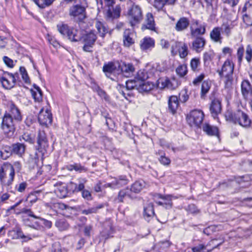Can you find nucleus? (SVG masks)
Masks as SVG:
<instances>
[{
  "mask_svg": "<svg viewBox=\"0 0 252 252\" xmlns=\"http://www.w3.org/2000/svg\"><path fill=\"white\" fill-rule=\"evenodd\" d=\"M127 183V180L124 177L123 178H120L119 179L115 180V184L116 187H120L126 185Z\"/></svg>",
  "mask_w": 252,
  "mask_h": 252,
  "instance_id": "obj_58",
  "label": "nucleus"
},
{
  "mask_svg": "<svg viewBox=\"0 0 252 252\" xmlns=\"http://www.w3.org/2000/svg\"><path fill=\"white\" fill-rule=\"evenodd\" d=\"M168 110L173 114H174L179 105V98L176 95H172L168 98Z\"/></svg>",
  "mask_w": 252,
  "mask_h": 252,
  "instance_id": "obj_23",
  "label": "nucleus"
},
{
  "mask_svg": "<svg viewBox=\"0 0 252 252\" xmlns=\"http://www.w3.org/2000/svg\"><path fill=\"white\" fill-rule=\"evenodd\" d=\"M25 145L24 144L17 143L12 145V152L15 154L21 156L25 151Z\"/></svg>",
  "mask_w": 252,
  "mask_h": 252,
  "instance_id": "obj_35",
  "label": "nucleus"
},
{
  "mask_svg": "<svg viewBox=\"0 0 252 252\" xmlns=\"http://www.w3.org/2000/svg\"><path fill=\"white\" fill-rule=\"evenodd\" d=\"M87 180L85 178H80L78 179V183H71L70 185L74 187L73 191L74 192H82V197L87 200H91L92 196L91 193L90 191L87 189H84L85 184L86 183Z\"/></svg>",
  "mask_w": 252,
  "mask_h": 252,
  "instance_id": "obj_9",
  "label": "nucleus"
},
{
  "mask_svg": "<svg viewBox=\"0 0 252 252\" xmlns=\"http://www.w3.org/2000/svg\"><path fill=\"white\" fill-rule=\"evenodd\" d=\"M159 160L161 164L164 165H168L171 162L170 159L166 157L164 155L161 156L159 158Z\"/></svg>",
  "mask_w": 252,
  "mask_h": 252,
  "instance_id": "obj_63",
  "label": "nucleus"
},
{
  "mask_svg": "<svg viewBox=\"0 0 252 252\" xmlns=\"http://www.w3.org/2000/svg\"><path fill=\"white\" fill-rule=\"evenodd\" d=\"M154 41L151 38H144L141 42L140 47L142 50H147L154 46Z\"/></svg>",
  "mask_w": 252,
  "mask_h": 252,
  "instance_id": "obj_37",
  "label": "nucleus"
},
{
  "mask_svg": "<svg viewBox=\"0 0 252 252\" xmlns=\"http://www.w3.org/2000/svg\"><path fill=\"white\" fill-rule=\"evenodd\" d=\"M225 118L227 121L238 124L245 128L249 127L252 122L248 115L241 110L233 112L227 110L225 113Z\"/></svg>",
  "mask_w": 252,
  "mask_h": 252,
  "instance_id": "obj_2",
  "label": "nucleus"
},
{
  "mask_svg": "<svg viewBox=\"0 0 252 252\" xmlns=\"http://www.w3.org/2000/svg\"><path fill=\"white\" fill-rule=\"evenodd\" d=\"M95 26L97 30L98 33L100 34V35L102 37H103L108 32L107 30L104 26L103 23L99 21L96 22Z\"/></svg>",
  "mask_w": 252,
  "mask_h": 252,
  "instance_id": "obj_40",
  "label": "nucleus"
},
{
  "mask_svg": "<svg viewBox=\"0 0 252 252\" xmlns=\"http://www.w3.org/2000/svg\"><path fill=\"white\" fill-rule=\"evenodd\" d=\"M58 31L63 35L66 36L72 42H77L81 39V33L80 31L74 28H70L66 24L57 25Z\"/></svg>",
  "mask_w": 252,
  "mask_h": 252,
  "instance_id": "obj_3",
  "label": "nucleus"
},
{
  "mask_svg": "<svg viewBox=\"0 0 252 252\" xmlns=\"http://www.w3.org/2000/svg\"><path fill=\"white\" fill-rule=\"evenodd\" d=\"M118 69L121 71L123 76L126 77H129L133 75L135 71V67L131 63L121 62L119 63Z\"/></svg>",
  "mask_w": 252,
  "mask_h": 252,
  "instance_id": "obj_15",
  "label": "nucleus"
},
{
  "mask_svg": "<svg viewBox=\"0 0 252 252\" xmlns=\"http://www.w3.org/2000/svg\"><path fill=\"white\" fill-rule=\"evenodd\" d=\"M41 192L40 190H37L31 192L28 196V199L32 203H35L40 196Z\"/></svg>",
  "mask_w": 252,
  "mask_h": 252,
  "instance_id": "obj_43",
  "label": "nucleus"
},
{
  "mask_svg": "<svg viewBox=\"0 0 252 252\" xmlns=\"http://www.w3.org/2000/svg\"><path fill=\"white\" fill-rule=\"evenodd\" d=\"M3 61L4 63L9 67H13L14 65V61L7 56L3 57Z\"/></svg>",
  "mask_w": 252,
  "mask_h": 252,
  "instance_id": "obj_59",
  "label": "nucleus"
},
{
  "mask_svg": "<svg viewBox=\"0 0 252 252\" xmlns=\"http://www.w3.org/2000/svg\"><path fill=\"white\" fill-rule=\"evenodd\" d=\"M145 187V183L143 181H137L135 182L131 186L129 189L130 192L133 194V193H139Z\"/></svg>",
  "mask_w": 252,
  "mask_h": 252,
  "instance_id": "obj_34",
  "label": "nucleus"
},
{
  "mask_svg": "<svg viewBox=\"0 0 252 252\" xmlns=\"http://www.w3.org/2000/svg\"><path fill=\"white\" fill-rule=\"evenodd\" d=\"M135 34L133 31L126 29L123 34V42L126 47H129L134 43Z\"/></svg>",
  "mask_w": 252,
  "mask_h": 252,
  "instance_id": "obj_18",
  "label": "nucleus"
},
{
  "mask_svg": "<svg viewBox=\"0 0 252 252\" xmlns=\"http://www.w3.org/2000/svg\"><path fill=\"white\" fill-rule=\"evenodd\" d=\"M153 84L149 82H142L139 84V89L143 92H149L151 91L153 88Z\"/></svg>",
  "mask_w": 252,
  "mask_h": 252,
  "instance_id": "obj_42",
  "label": "nucleus"
},
{
  "mask_svg": "<svg viewBox=\"0 0 252 252\" xmlns=\"http://www.w3.org/2000/svg\"><path fill=\"white\" fill-rule=\"evenodd\" d=\"M1 128L7 137H11L14 135L15 131L14 121L7 112L2 117Z\"/></svg>",
  "mask_w": 252,
  "mask_h": 252,
  "instance_id": "obj_4",
  "label": "nucleus"
},
{
  "mask_svg": "<svg viewBox=\"0 0 252 252\" xmlns=\"http://www.w3.org/2000/svg\"><path fill=\"white\" fill-rule=\"evenodd\" d=\"M242 12H246L243 16L244 22L248 26H252V4L246 2L243 8Z\"/></svg>",
  "mask_w": 252,
  "mask_h": 252,
  "instance_id": "obj_17",
  "label": "nucleus"
},
{
  "mask_svg": "<svg viewBox=\"0 0 252 252\" xmlns=\"http://www.w3.org/2000/svg\"><path fill=\"white\" fill-rule=\"evenodd\" d=\"M129 21L131 26H134L139 24L143 18L142 12L141 7L133 4L128 11Z\"/></svg>",
  "mask_w": 252,
  "mask_h": 252,
  "instance_id": "obj_6",
  "label": "nucleus"
},
{
  "mask_svg": "<svg viewBox=\"0 0 252 252\" xmlns=\"http://www.w3.org/2000/svg\"><path fill=\"white\" fill-rule=\"evenodd\" d=\"M157 86L161 89L167 88L174 90L178 86V83L174 79L170 80L167 78H160L157 81Z\"/></svg>",
  "mask_w": 252,
  "mask_h": 252,
  "instance_id": "obj_13",
  "label": "nucleus"
},
{
  "mask_svg": "<svg viewBox=\"0 0 252 252\" xmlns=\"http://www.w3.org/2000/svg\"><path fill=\"white\" fill-rule=\"evenodd\" d=\"M9 112L8 113L10 117L15 121H20L22 120V116L20 111L18 107L13 103L9 104Z\"/></svg>",
  "mask_w": 252,
  "mask_h": 252,
  "instance_id": "obj_21",
  "label": "nucleus"
},
{
  "mask_svg": "<svg viewBox=\"0 0 252 252\" xmlns=\"http://www.w3.org/2000/svg\"><path fill=\"white\" fill-rule=\"evenodd\" d=\"M55 225L60 231L65 230L69 227L68 223L64 220H57L56 222Z\"/></svg>",
  "mask_w": 252,
  "mask_h": 252,
  "instance_id": "obj_41",
  "label": "nucleus"
},
{
  "mask_svg": "<svg viewBox=\"0 0 252 252\" xmlns=\"http://www.w3.org/2000/svg\"><path fill=\"white\" fill-rule=\"evenodd\" d=\"M176 0H155L154 6L158 10H161L166 4H172Z\"/></svg>",
  "mask_w": 252,
  "mask_h": 252,
  "instance_id": "obj_36",
  "label": "nucleus"
},
{
  "mask_svg": "<svg viewBox=\"0 0 252 252\" xmlns=\"http://www.w3.org/2000/svg\"><path fill=\"white\" fill-rule=\"evenodd\" d=\"M34 88L37 92L32 91V95L35 101H40L42 99V92L39 87L34 85Z\"/></svg>",
  "mask_w": 252,
  "mask_h": 252,
  "instance_id": "obj_45",
  "label": "nucleus"
},
{
  "mask_svg": "<svg viewBox=\"0 0 252 252\" xmlns=\"http://www.w3.org/2000/svg\"><path fill=\"white\" fill-rule=\"evenodd\" d=\"M22 139L29 143H33L34 142V139L31 134L28 132L24 133V134L20 137V140L22 141Z\"/></svg>",
  "mask_w": 252,
  "mask_h": 252,
  "instance_id": "obj_51",
  "label": "nucleus"
},
{
  "mask_svg": "<svg viewBox=\"0 0 252 252\" xmlns=\"http://www.w3.org/2000/svg\"><path fill=\"white\" fill-rule=\"evenodd\" d=\"M239 0H226L225 3L230 5L231 7V10L232 12L236 14L237 11H238L239 8H236V6L238 4Z\"/></svg>",
  "mask_w": 252,
  "mask_h": 252,
  "instance_id": "obj_49",
  "label": "nucleus"
},
{
  "mask_svg": "<svg viewBox=\"0 0 252 252\" xmlns=\"http://www.w3.org/2000/svg\"><path fill=\"white\" fill-rule=\"evenodd\" d=\"M54 192L57 196L61 198H65L67 196L68 191L65 185L59 183L55 186Z\"/></svg>",
  "mask_w": 252,
  "mask_h": 252,
  "instance_id": "obj_26",
  "label": "nucleus"
},
{
  "mask_svg": "<svg viewBox=\"0 0 252 252\" xmlns=\"http://www.w3.org/2000/svg\"><path fill=\"white\" fill-rule=\"evenodd\" d=\"M18 235L19 237H20L22 239H25V241H28L31 240L32 239V237H35L37 236L35 235H30L28 234L27 235H25L23 234V233L21 231H19L18 232Z\"/></svg>",
  "mask_w": 252,
  "mask_h": 252,
  "instance_id": "obj_60",
  "label": "nucleus"
},
{
  "mask_svg": "<svg viewBox=\"0 0 252 252\" xmlns=\"http://www.w3.org/2000/svg\"><path fill=\"white\" fill-rule=\"evenodd\" d=\"M136 78L143 82L148 78V76L144 70H140L137 73Z\"/></svg>",
  "mask_w": 252,
  "mask_h": 252,
  "instance_id": "obj_50",
  "label": "nucleus"
},
{
  "mask_svg": "<svg viewBox=\"0 0 252 252\" xmlns=\"http://www.w3.org/2000/svg\"><path fill=\"white\" fill-rule=\"evenodd\" d=\"M27 187V184L25 182H23L16 186V189L20 192H23L25 190Z\"/></svg>",
  "mask_w": 252,
  "mask_h": 252,
  "instance_id": "obj_61",
  "label": "nucleus"
},
{
  "mask_svg": "<svg viewBox=\"0 0 252 252\" xmlns=\"http://www.w3.org/2000/svg\"><path fill=\"white\" fill-rule=\"evenodd\" d=\"M206 41L203 37H195L190 45V48L196 53H200L204 50Z\"/></svg>",
  "mask_w": 252,
  "mask_h": 252,
  "instance_id": "obj_14",
  "label": "nucleus"
},
{
  "mask_svg": "<svg viewBox=\"0 0 252 252\" xmlns=\"http://www.w3.org/2000/svg\"><path fill=\"white\" fill-rule=\"evenodd\" d=\"M145 26L147 29L155 32L156 31L154 16L152 13H148L147 14Z\"/></svg>",
  "mask_w": 252,
  "mask_h": 252,
  "instance_id": "obj_32",
  "label": "nucleus"
},
{
  "mask_svg": "<svg viewBox=\"0 0 252 252\" xmlns=\"http://www.w3.org/2000/svg\"><path fill=\"white\" fill-rule=\"evenodd\" d=\"M212 116L215 119L221 111V102L219 99L213 100L210 106Z\"/></svg>",
  "mask_w": 252,
  "mask_h": 252,
  "instance_id": "obj_20",
  "label": "nucleus"
},
{
  "mask_svg": "<svg viewBox=\"0 0 252 252\" xmlns=\"http://www.w3.org/2000/svg\"><path fill=\"white\" fill-rule=\"evenodd\" d=\"M38 120L40 125L47 126L52 122V114L48 110L41 109L38 114Z\"/></svg>",
  "mask_w": 252,
  "mask_h": 252,
  "instance_id": "obj_16",
  "label": "nucleus"
},
{
  "mask_svg": "<svg viewBox=\"0 0 252 252\" xmlns=\"http://www.w3.org/2000/svg\"><path fill=\"white\" fill-rule=\"evenodd\" d=\"M69 14L75 21H83L86 17V7L80 4L73 5L69 8Z\"/></svg>",
  "mask_w": 252,
  "mask_h": 252,
  "instance_id": "obj_7",
  "label": "nucleus"
},
{
  "mask_svg": "<svg viewBox=\"0 0 252 252\" xmlns=\"http://www.w3.org/2000/svg\"><path fill=\"white\" fill-rule=\"evenodd\" d=\"M241 87L242 94L245 98H247L249 94H252V85L249 80H244Z\"/></svg>",
  "mask_w": 252,
  "mask_h": 252,
  "instance_id": "obj_25",
  "label": "nucleus"
},
{
  "mask_svg": "<svg viewBox=\"0 0 252 252\" xmlns=\"http://www.w3.org/2000/svg\"><path fill=\"white\" fill-rule=\"evenodd\" d=\"M176 71L180 77H183L187 73V66L186 64L180 65L176 68Z\"/></svg>",
  "mask_w": 252,
  "mask_h": 252,
  "instance_id": "obj_48",
  "label": "nucleus"
},
{
  "mask_svg": "<svg viewBox=\"0 0 252 252\" xmlns=\"http://www.w3.org/2000/svg\"><path fill=\"white\" fill-rule=\"evenodd\" d=\"M104 207L103 204H99L96 206H94L91 208H89L87 209H84L81 211L82 214L88 215L92 214H95L97 212L98 210Z\"/></svg>",
  "mask_w": 252,
  "mask_h": 252,
  "instance_id": "obj_38",
  "label": "nucleus"
},
{
  "mask_svg": "<svg viewBox=\"0 0 252 252\" xmlns=\"http://www.w3.org/2000/svg\"><path fill=\"white\" fill-rule=\"evenodd\" d=\"M245 58L248 63H250L252 61V48L250 45L247 46L246 48Z\"/></svg>",
  "mask_w": 252,
  "mask_h": 252,
  "instance_id": "obj_55",
  "label": "nucleus"
},
{
  "mask_svg": "<svg viewBox=\"0 0 252 252\" xmlns=\"http://www.w3.org/2000/svg\"><path fill=\"white\" fill-rule=\"evenodd\" d=\"M114 230L111 225L108 226V230H104L102 232V236L105 238V239H108L111 237H112L111 235L113 233Z\"/></svg>",
  "mask_w": 252,
  "mask_h": 252,
  "instance_id": "obj_56",
  "label": "nucleus"
},
{
  "mask_svg": "<svg viewBox=\"0 0 252 252\" xmlns=\"http://www.w3.org/2000/svg\"><path fill=\"white\" fill-rule=\"evenodd\" d=\"M121 8L117 5L115 8L109 6L108 9L106 13V17L108 21H112L113 19L118 18L120 16Z\"/></svg>",
  "mask_w": 252,
  "mask_h": 252,
  "instance_id": "obj_19",
  "label": "nucleus"
},
{
  "mask_svg": "<svg viewBox=\"0 0 252 252\" xmlns=\"http://www.w3.org/2000/svg\"><path fill=\"white\" fill-rule=\"evenodd\" d=\"M180 57L181 58H185L188 54V47L186 43L182 44L179 49Z\"/></svg>",
  "mask_w": 252,
  "mask_h": 252,
  "instance_id": "obj_47",
  "label": "nucleus"
},
{
  "mask_svg": "<svg viewBox=\"0 0 252 252\" xmlns=\"http://www.w3.org/2000/svg\"><path fill=\"white\" fill-rule=\"evenodd\" d=\"M179 97V100L182 102H186L189 99V95L186 92H181Z\"/></svg>",
  "mask_w": 252,
  "mask_h": 252,
  "instance_id": "obj_64",
  "label": "nucleus"
},
{
  "mask_svg": "<svg viewBox=\"0 0 252 252\" xmlns=\"http://www.w3.org/2000/svg\"><path fill=\"white\" fill-rule=\"evenodd\" d=\"M234 64L229 59L226 60L222 64L220 69H218L217 72L220 78L223 80L224 88L230 90L233 88Z\"/></svg>",
  "mask_w": 252,
  "mask_h": 252,
  "instance_id": "obj_1",
  "label": "nucleus"
},
{
  "mask_svg": "<svg viewBox=\"0 0 252 252\" xmlns=\"http://www.w3.org/2000/svg\"><path fill=\"white\" fill-rule=\"evenodd\" d=\"M15 170L13 166L9 164L4 169L0 166V180L4 186H9L14 180Z\"/></svg>",
  "mask_w": 252,
  "mask_h": 252,
  "instance_id": "obj_5",
  "label": "nucleus"
},
{
  "mask_svg": "<svg viewBox=\"0 0 252 252\" xmlns=\"http://www.w3.org/2000/svg\"><path fill=\"white\" fill-rule=\"evenodd\" d=\"M216 240H215V239L212 240L207 245V246H211V245L214 244V242ZM206 246H205V245H204L203 244H199L198 245H197V246H196L195 247H192L191 250H192V252H201L202 251L205 250L206 249Z\"/></svg>",
  "mask_w": 252,
  "mask_h": 252,
  "instance_id": "obj_46",
  "label": "nucleus"
},
{
  "mask_svg": "<svg viewBox=\"0 0 252 252\" xmlns=\"http://www.w3.org/2000/svg\"><path fill=\"white\" fill-rule=\"evenodd\" d=\"M55 0H40L37 4L40 8H44L50 6Z\"/></svg>",
  "mask_w": 252,
  "mask_h": 252,
  "instance_id": "obj_52",
  "label": "nucleus"
},
{
  "mask_svg": "<svg viewBox=\"0 0 252 252\" xmlns=\"http://www.w3.org/2000/svg\"><path fill=\"white\" fill-rule=\"evenodd\" d=\"M244 53V48L243 47H240L237 50V56L238 58V61L240 64L243 60V55Z\"/></svg>",
  "mask_w": 252,
  "mask_h": 252,
  "instance_id": "obj_57",
  "label": "nucleus"
},
{
  "mask_svg": "<svg viewBox=\"0 0 252 252\" xmlns=\"http://www.w3.org/2000/svg\"><path fill=\"white\" fill-rule=\"evenodd\" d=\"M117 68H119V63L109 62L107 64L104 65L103 71L106 75L108 76L111 74L115 73L116 72L119 71Z\"/></svg>",
  "mask_w": 252,
  "mask_h": 252,
  "instance_id": "obj_24",
  "label": "nucleus"
},
{
  "mask_svg": "<svg viewBox=\"0 0 252 252\" xmlns=\"http://www.w3.org/2000/svg\"><path fill=\"white\" fill-rule=\"evenodd\" d=\"M38 151L43 155L48 147V142L45 132L43 130H39L37 137Z\"/></svg>",
  "mask_w": 252,
  "mask_h": 252,
  "instance_id": "obj_10",
  "label": "nucleus"
},
{
  "mask_svg": "<svg viewBox=\"0 0 252 252\" xmlns=\"http://www.w3.org/2000/svg\"><path fill=\"white\" fill-rule=\"evenodd\" d=\"M17 73L14 75L10 73L5 74L0 79L2 86L6 89L12 88L14 86L16 80V78L17 77Z\"/></svg>",
  "mask_w": 252,
  "mask_h": 252,
  "instance_id": "obj_12",
  "label": "nucleus"
},
{
  "mask_svg": "<svg viewBox=\"0 0 252 252\" xmlns=\"http://www.w3.org/2000/svg\"><path fill=\"white\" fill-rule=\"evenodd\" d=\"M234 28V25L232 23H223L221 26V29L223 32L227 37H229L231 33V31Z\"/></svg>",
  "mask_w": 252,
  "mask_h": 252,
  "instance_id": "obj_39",
  "label": "nucleus"
},
{
  "mask_svg": "<svg viewBox=\"0 0 252 252\" xmlns=\"http://www.w3.org/2000/svg\"><path fill=\"white\" fill-rule=\"evenodd\" d=\"M221 29L219 27L214 28L210 32V38L215 42H221L222 37L220 33Z\"/></svg>",
  "mask_w": 252,
  "mask_h": 252,
  "instance_id": "obj_31",
  "label": "nucleus"
},
{
  "mask_svg": "<svg viewBox=\"0 0 252 252\" xmlns=\"http://www.w3.org/2000/svg\"><path fill=\"white\" fill-rule=\"evenodd\" d=\"M200 64V60L198 58H193L190 61V66L192 70H197V67Z\"/></svg>",
  "mask_w": 252,
  "mask_h": 252,
  "instance_id": "obj_54",
  "label": "nucleus"
},
{
  "mask_svg": "<svg viewBox=\"0 0 252 252\" xmlns=\"http://www.w3.org/2000/svg\"><path fill=\"white\" fill-rule=\"evenodd\" d=\"M203 130L209 136H218L219 134L218 128L215 126H212L208 124H205L202 127Z\"/></svg>",
  "mask_w": 252,
  "mask_h": 252,
  "instance_id": "obj_33",
  "label": "nucleus"
},
{
  "mask_svg": "<svg viewBox=\"0 0 252 252\" xmlns=\"http://www.w3.org/2000/svg\"><path fill=\"white\" fill-rule=\"evenodd\" d=\"M211 85L207 81H204L201 86V97L204 98L205 95L208 93L210 89Z\"/></svg>",
  "mask_w": 252,
  "mask_h": 252,
  "instance_id": "obj_44",
  "label": "nucleus"
},
{
  "mask_svg": "<svg viewBox=\"0 0 252 252\" xmlns=\"http://www.w3.org/2000/svg\"><path fill=\"white\" fill-rule=\"evenodd\" d=\"M71 170L74 169L75 171H79L80 172L82 171H86V168L79 164H75L73 165H71Z\"/></svg>",
  "mask_w": 252,
  "mask_h": 252,
  "instance_id": "obj_62",
  "label": "nucleus"
},
{
  "mask_svg": "<svg viewBox=\"0 0 252 252\" xmlns=\"http://www.w3.org/2000/svg\"><path fill=\"white\" fill-rule=\"evenodd\" d=\"M129 197L131 199H134L136 198V197L134 196L130 191L129 190V189L126 188V189H121L117 197L116 200L118 201V202H123L124 198L126 197Z\"/></svg>",
  "mask_w": 252,
  "mask_h": 252,
  "instance_id": "obj_27",
  "label": "nucleus"
},
{
  "mask_svg": "<svg viewBox=\"0 0 252 252\" xmlns=\"http://www.w3.org/2000/svg\"><path fill=\"white\" fill-rule=\"evenodd\" d=\"M159 198L162 199V201H158L157 204L160 206H163L166 209H170L172 207V198L173 196L171 195H165L158 194Z\"/></svg>",
  "mask_w": 252,
  "mask_h": 252,
  "instance_id": "obj_22",
  "label": "nucleus"
},
{
  "mask_svg": "<svg viewBox=\"0 0 252 252\" xmlns=\"http://www.w3.org/2000/svg\"><path fill=\"white\" fill-rule=\"evenodd\" d=\"M143 216L145 219L153 217L155 215L154 205L152 203H148L144 206Z\"/></svg>",
  "mask_w": 252,
  "mask_h": 252,
  "instance_id": "obj_30",
  "label": "nucleus"
},
{
  "mask_svg": "<svg viewBox=\"0 0 252 252\" xmlns=\"http://www.w3.org/2000/svg\"><path fill=\"white\" fill-rule=\"evenodd\" d=\"M204 116L202 111L194 110L187 116V121L191 126H199L203 122Z\"/></svg>",
  "mask_w": 252,
  "mask_h": 252,
  "instance_id": "obj_8",
  "label": "nucleus"
},
{
  "mask_svg": "<svg viewBox=\"0 0 252 252\" xmlns=\"http://www.w3.org/2000/svg\"><path fill=\"white\" fill-rule=\"evenodd\" d=\"M189 24V21L187 18H181L177 22L175 29L178 32L183 31L188 28Z\"/></svg>",
  "mask_w": 252,
  "mask_h": 252,
  "instance_id": "obj_29",
  "label": "nucleus"
},
{
  "mask_svg": "<svg viewBox=\"0 0 252 252\" xmlns=\"http://www.w3.org/2000/svg\"><path fill=\"white\" fill-rule=\"evenodd\" d=\"M97 38L96 34L94 32H90L86 34L83 37L84 45L83 46V50L86 52H92L91 48L94 44Z\"/></svg>",
  "mask_w": 252,
  "mask_h": 252,
  "instance_id": "obj_11",
  "label": "nucleus"
},
{
  "mask_svg": "<svg viewBox=\"0 0 252 252\" xmlns=\"http://www.w3.org/2000/svg\"><path fill=\"white\" fill-rule=\"evenodd\" d=\"M206 24H200L196 28L190 27V34L192 37H202L206 33Z\"/></svg>",
  "mask_w": 252,
  "mask_h": 252,
  "instance_id": "obj_28",
  "label": "nucleus"
},
{
  "mask_svg": "<svg viewBox=\"0 0 252 252\" xmlns=\"http://www.w3.org/2000/svg\"><path fill=\"white\" fill-rule=\"evenodd\" d=\"M214 57V53L212 51L205 52L203 54V61L205 63L210 62Z\"/></svg>",
  "mask_w": 252,
  "mask_h": 252,
  "instance_id": "obj_53",
  "label": "nucleus"
}]
</instances>
